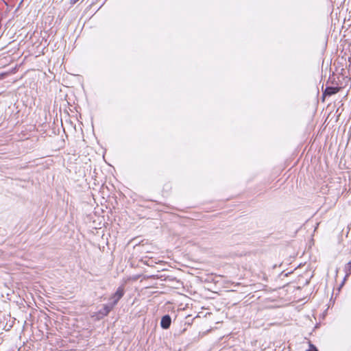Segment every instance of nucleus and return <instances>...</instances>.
Instances as JSON below:
<instances>
[{
	"mask_svg": "<svg viewBox=\"0 0 351 351\" xmlns=\"http://www.w3.org/2000/svg\"><path fill=\"white\" fill-rule=\"evenodd\" d=\"M125 293L124 288L123 287H119L117 289L116 292L112 295V297L110 298V300H112V302L110 303L113 306H114L120 300V299L123 296Z\"/></svg>",
	"mask_w": 351,
	"mask_h": 351,
	"instance_id": "1",
	"label": "nucleus"
},
{
	"mask_svg": "<svg viewBox=\"0 0 351 351\" xmlns=\"http://www.w3.org/2000/svg\"><path fill=\"white\" fill-rule=\"evenodd\" d=\"M171 324V318L169 315H165L162 317L160 321V326L163 329L169 328Z\"/></svg>",
	"mask_w": 351,
	"mask_h": 351,
	"instance_id": "2",
	"label": "nucleus"
},
{
	"mask_svg": "<svg viewBox=\"0 0 351 351\" xmlns=\"http://www.w3.org/2000/svg\"><path fill=\"white\" fill-rule=\"evenodd\" d=\"M114 306L110 303L108 304H104L103 308L99 311V314H101L102 316H107L109 313L113 309Z\"/></svg>",
	"mask_w": 351,
	"mask_h": 351,
	"instance_id": "3",
	"label": "nucleus"
},
{
	"mask_svg": "<svg viewBox=\"0 0 351 351\" xmlns=\"http://www.w3.org/2000/svg\"><path fill=\"white\" fill-rule=\"evenodd\" d=\"M339 90V87L328 86L325 90V93L328 95H332L338 93Z\"/></svg>",
	"mask_w": 351,
	"mask_h": 351,
	"instance_id": "4",
	"label": "nucleus"
},
{
	"mask_svg": "<svg viewBox=\"0 0 351 351\" xmlns=\"http://www.w3.org/2000/svg\"><path fill=\"white\" fill-rule=\"evenodd\" d=\"M345 272L346 273V278L349 276L351 274V261H350L348 263H347L345 266Z\"/></svg>",
	"mask_w": 351,
	"mask_h": 351,
	"instance_id": "5",
	"label": "nucleus"
},
{
	"mask_svg": "<svg viewBox=\"0 0 351 351\" xmlns=\"http://www.w3.org/2000/svg\"><path fill=\"white\" fill-rule=\"evenodd\" d=\"M306 351H319L315 345L309 342V349Z\"/></svg>",
	"mask_w": 351,
	"mask_h": 351,
	"instance_id": "6",
	"label": "nucleus"
},
{
	"mask_svg": "<svg viewBox=\"0 0 351 351\" xmlns=\"http://www.w3.org/2000/svg\"><path fill=\"white\" fill-rule=\"evenodd\" d=\"M79 0H71V2L73 3H75L77 1H78Z\"/></svg>",
	"mask_w": 351,
	"mask_h": 351,
	"instance_id": "7",
	"label": "nucleus"
}]
</instances>
